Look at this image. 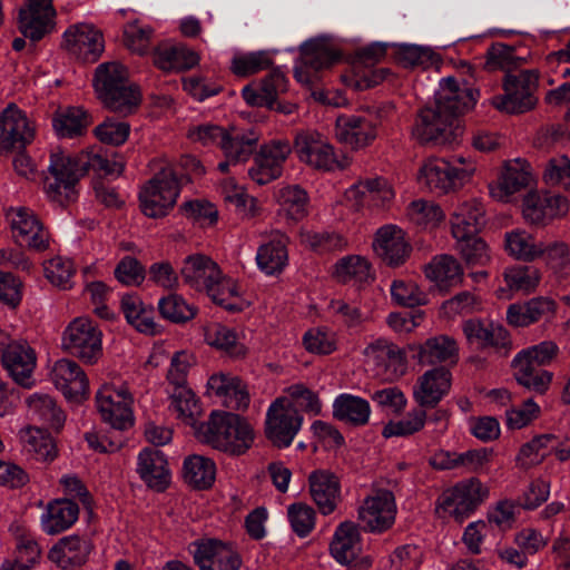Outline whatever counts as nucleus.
<instances>
[{
  "instance_id": "nucleus-1",
  "label": "nucleus",
  "mask_w": 570,
  "mask_h": 570,
  "mask_svg": "<svg viewBox=\"0 0 570 570\" xmlns=\"http://www.w3.org/2000/svg\"><path fill=\"white\" fill-rule=\"evenodd\" d=\"M472 89L460 88L454 77L442 80L434 101L420 109L412 134L422 145L438 146L458 144L464 132L459 116L475 105Z\"/></svg>"
},
{
  "instance_id": "nucleus-25",
  "label": "nucleus",
  "mask_w": 570,
  "mask_h": 570,
  "mask_svg": "<svg viewBox=\"0 0 570 570\" xmlns=\"http://www.w3.org/2000/svg\"><path fill=\"white\" fill-rule=\"evenodd\" d=\"M373 247L382 262L391 267L403 265L412 252L411 244L405 239V233L394 225L377 229Z\"/></svg>"
},
{
  "instance_id": "nucleus-48",
  "label": "nucleus",
  "mask_w": 570,
  "mask_h": 570,
  "mask_svg": "<svg viewBox=\"0 0 570 570\" xmlns=\"http://www.w3.org/2000/svg\"><path fill=\"white\" fill-rule=\"evenodd\" d=\"M278 203L285 216L294 222L307 215L308 196L299 186H287L279 190Z\"/></svg>"
},
{
  "instance_id": "nucleus-24",
  "label": "nucleus",
  "mask_w": 570,
  "mask_h": 570,
  "mask_svg": "<svg viewBox=\"0 0 570 570\" xmlns=\"http://www.w3.org/2000/svg\"><path fill=\"white\" fill-rule=\"evenodd\" d=\"M51 380L69 401L79 403L88 396V377L73 360L57 361L51 370Z\"/></svg>"
},
{
  "instance_id": "nucleus-8",
  "label": "nucleus",
  "mask_w": 570,
  "mask_h": 570,
  "mask_svg": "<svg viewBox=\"0 0 570 570\" xmlns=\"http://www.w3.org/2000/svg\"><path fill=\"white\" fill-rule=\"evenodd\" d=\"M101 332L88 317H76L62 334L61 347L83 363L95 364L102 355Z\"/></svg>"
},
{
  "instance_id": "nucleus-49",
  "label": "nucleus",
  "mask_w": 570,
  "mask_h": 570,
  "mask_svg": "<svg viewBox=\"0 0 570 570\" xmlns=\"http://www.w3.org/2000/svg\"><path fill=\"white\" fill-rule=\"evenodd\" d=\"M158 309L160 315L171 323L181 324L196 316L197 308L188 304L180 295L169 294L159 299Z\"/></svg>"
},
{
  "instance_id": "nucleus-3",
  "label": "nucleus",
  "mask_w": 570,
  "mask_h": 570,
  "mask_svg": "<svg viewBox=\"0 0 570 570\" xmlns=\"http://www.w3.org/2000/svg\"><path fill=\"white\" fill-rule=\"evenodd\" d=\"M94 87L104 107L121 116L134 114L141 102L139 87L130 82L128 69L117 61L97 67Z\"/></svg>"
},
{
  "instance_id": "nucleus-2",
  "label": "nucleus",
  "mask_w": 570,
  "mask_h": 570,
  "mask_svg": "<svg viewBox=\"0 0 570 570\" xmlns=\"http://www.w3.org/2000/svg\"><path fill=\"white\" fill-rule=\"evenodd\" d=\"M199 441L232 456L245 454L253 445L255 432L249 422L235 413L214 411L208 421L196 428Z\"/></svg>"
},
{
  "instance_id": "nucleus-51",
  "label": "nucleus",
  "mask_w": 570,
  "mask_h": 570,
  "mask_svg": "<svg viewBox=\"0 0 570 570\" xmlns=\"http://www.w3.org/2000/svg\"><path fill=\"white\" fill-rule=\"evenodd\" d=\"M407 216L412 223L422 227H436L445 217L442 208L432 202L414 200L407 207Z\"/></svg>"
},
{
  "instance_id": "nucleus-11",
  "label": "nucleus",
  "mask_w": 570,
  "mask_h": 570,
  "mask_svg": "<svg viewBox=\"0 0 570 570\" xmlns=\"http://www.w3.org/2000/svg\"><path fill=\"white\" fill-rule=\"evenodd\" d=\"M303 416L286 397H277L266 414L265 435L278 449L291 445L301 429Z\"/></svg>"
},
{
  "instance_id": "nucleus-26",
  "label": "nucleus",
  "mask_w": 570,
  "mask_h": 570,
  "mask_svg": "<svg viewBox=\"0 0 570 570\" xmlns=\"http://www.w3.org/2000/svg\"><path fill=\"white\" fill-rule=\"evenodd\" d=\"M309 493L318 511L333 513L341 498L340 479L328 470H315L308 476Z\"/></svg>"
},
{
  "instance_id": "nucleus-4",
  "label": "nucleus",
  "mask_w": 570,
  "mask_h": 570,
  "mask_svg": "<svg viewBox=\"0 0 570 570\" xmlns=\"http://www.w3.org/2000/svg\"><path fill=\"white\" fill-rule=\"evenodd\" d=\"M83 151L71 155L62 150L52 151L48 176L43 186L48 197L62 207H67L78 198L77 185L86 176Z\"/></svg>"
},
{
  "instance_id": "nucleus-23",
  "label": "nucleus",
  "mask_w": 570,
  "mask_h": 570,
  "mask_svg": "<svg viewBox=\"0 0 570 570\" xmlns=\"http://www.w3.org/2000/svg\"><path fill=\"white\" fill-rule=\"evenodd\" d=\"M406 350L411 353V358L423 366L455 365L459 361L458 343L448 335L430 337L422 344H409Z\"/></svg>"
},
{
  "instance_id": "nucleus-64",
  "label": "nucleus",
  "mask_w": 570,
  "mask_h": 570,
  "mask_svg": "<svg viewBox=\"0 0 570 570\" xmlns=\"http://www.w3.org/2000/svg\"><path fill=\"white\" fill-rule=\"evenodd\" d=\"M558 353L559 347L553 341H543L534 346L521 351L514 358L528 361L529 366L539 368L551 364Z\"/></svg>"
},
{
  "instance_id": "nucleus-5",
  "label": "nucleus",
  "mask_w": 570,
  "mask_h": 570,
  "mask_svg": "<svg viewBox=\"0 0 570 570\" xmlns=\"http://www.w3.org/2000/svg\"><path fill=\"white\" fill-rule=\"evenodd\" d=\"M539 85L537 70H521L518 73H505L503 80L504 95L493 98L497 109L508 114H524L533 109L538 102L534 92Z\"/></svg>"
},
{
  "instance_id": "nucleus-60",
  "label": "nucleus",
  "mask_w": 570,
  "mask_h": 570,
  "mask_svg": "<svg viewBox=\"0 0 570 570\" xmlns=\"http://www.w3.org/2000/svg\"><path fill=\"white\" fill-rule=\"evenodd\" d=\"M370 263L356 255L342 258L336 265V274L344 283L352 279L358 283L366 282L370 278Z\"/></svg>"
},
{
  "instance_id": "nucleus-13",
  "label": "nucleus",
  "mask_w": 570,
  "mask_h": 570,
  "mask_svg": "<svg viewBox=\"0 0 570 570\" xmlns=\"http://www.w3.org/2000/svg\"><path fill=\"white\" fill-rule=\"evenodd\" d=\"M292 150L293 147L286 139H275L262 145L254 158L255 166L248 170L249 177L258 185L279 178Z\"/></svg>"
},
{
  "instance_id": "nucleus-19",
  "label": "nucleus",
  "mask_w": 570,
  "mask_h": 570,
  "mask_svg": "<svg viewBox=\"0 0 570 570\" xmlns=\"http://www.w3.org/2000/svg\"><path fill=\"white\" fill-rule=\"evenodd\" d=\"M193 558L199 570H238L240 556L228 544L217 539L194 542Z\"/></svg>"
},
{
  "instance_id": "nucleus-45",
  "label": "nucleus",
  "mask_w": 570,
  "mask_h": 570,
  "mask_svg": "<svg viewBox=\"0 0 570 570\" xmlns=\"http://www.w3.org/2000/svg\"><path fill=\"white\" fill-rule=\"evenodd\" d=\"M92 122L91 116L81 107H69L53 118V128L60 137L83 135Z\"/></svg>"
},
{
  "instance_id": "nucleus-59",
  "label": "nucleus",
  "mask_w": 570,
  "mask_h": 570,
  "mask_svg": "<svg viewBox=\"0 0 570 570\" xmlns=\"http://www.w3.org/2000/svg\"><path fill=\"white\" fill-rule=\"evenodd\" d=\"M543 180L551 187L570 189V159L566 155H559L547 161Z\"/></svg>"
},
{
  "instance_id": "nucleus-10",
  "label": "nucleus",
  "mask_w": 570,
  "mask_h": 570,
  "mask_svg": "<svg viewBox=\"0 0 570 570\" xmlns=\"http://www.w3.org/2000/svg\"><path fill=\"white\" fill-rule=\"evenodd\" d=\"M471 174L444 158H430L420 168L417 180L431 193L444 195L462 188Z\"/></svg>"
},
{
  "instance_id": "nucleus-30",
  "label": "nucleus",
  "mask_w": 570,
  "mask_h": 570,
  "mask_svg": "<svg viewBox=\"0 0 570 570\" xmlns=\"http://www.w3.org/2000/svg\"><path fill=\"white\" fill-rule=\"evenodd\" d=\"M484 208L478 199L460 203L451 214V230L455 239L478 235L484 220Z\"/></svg>"
},
{
  "instance_id": "nucleus-50",
  "label": "nucleus",
  "mask_w": 570,
  "mask_h": 570,
  "mask_svg": "<svg viewBox=\"0 0 570 570\" xmlns=\"http://www.w3.org/2000/svg\"><path fill=\"white\" fill-rule=\"evenodd\" d=\"M350 191L358 198L361 204L384 203L393 197L392 189L383 178H373L360 181L354 185Z\"/></svg>"
},
{
  "instance_id": "nucleus-16",
  "label": "nucleus",
  "mask_w": 570,
  "mask_h": 570,
  "mask_svg": "<svg viewBox=\"0 0 570 570\" xmlns=\"http://www.w3.org/2000/svg\"><path fill=\"white\" fill-rule=\"evenodd\" d=\"M569 212L567 197L552 193H529L522 204V214L527 223L547 226L552 220L564 217Z\"/></svg>"
},
{
  "instance_id": "nucleus-40",
  "label": "nucleus",
  "mask_w": 570,
  "mask_h": 570,
  "mask_svg": "<svg viewBox=\"0 0 570 570\" xmlns=\"http://www.w3.org/2000/svg\"><path fill=\"white\" fill-rule=\"evenodd\" d=\"M425 276L440 288L455 285L462 281L463 269L455 257L443 254L435 256L425 267Z\"/></svg>"
},
{
  "instance_id": "nucleus-27",
  "label": "nucleus",
  "mask_w": 570,
  "mask_h": 570,
  "mask_svg": "<svg viewBox=\"0 0 570 570\" xmlns=\"http://www.w3.org/2000/svg\"><path fill=\"white\" fill-rule=\"evenodd\" d=\"M91 550L89 540L79 535H68L59 539L49 550L48 559L62 570L76 569L87 562Z\"/></svg>"
},
{
  "instance_id": "nucleus-14",
  "label": "nucleus",
  "mask_w": 570,
  "mask_h": 570,
  "mask_svg": "<svg viewBox=\"0 0 570 570\" xmlns=\"http://www.w3.org/2000/svg\"><path fill=\"white\" fill-rule=\"evenodd\" d=\"M380 120L376 114L342 116L336 119L335 135L352 149L370 146L377 137Z\"/></svg>"
},
{
  "instance_id": "nucleus-58",
  "label": "nucleus",
  "mask_w": 570,
  "mask_h": 570,
  "mask_svg": "<svg viewBox=\"0 0 570 570\" xmlns=\"http://www.w3.org/2000/svg\"><path fill=\"white\" fill-rule=\"evenodd\" d=\"M435 53L429 49L419 46L402 45L396 51V61L403 68H429L434 63Z\"/></svg>"
},
{
  "instance_id": "nucleus-22",
  "label": "nucleus",
  "mask_w": 570,
  "mask_h": 570,
  "mask_svg": "<svg viewBox=\"0 0 570 570\" xmlns=\"http://www.w3.org/2000/svg\"><path fill=\"white\" fill-rule=\"evenodd\" d=\"M1 362L16 383L23 387L33 384L32 373L36 367L35 350L23 341L9 343L1 352Z\"/></svg>"
},
{
  "instance_id": "nucleus-6",
  "label": "nucleus",
  "mask_w": 570,
  "mask_h": 570,
  "mask_svg": "<svg viewBox=\"0 0 570 570\" xmlns=\"http://www.w3.org/2000/svg\"><path fill=\"white\" fill-rule=\"evenodd\" d=\"M180 185L173 168H163L139 193L142 213L151 218L166 216L176 204Z\"/></svg>"
},
{
  "instance_id": "nucleus-53",
  "label": "nucleus",
  "mask_w": 570,
  "mask_h": 570,
  "mask_svg": "<svg viewBox=\"0 0 570 570\" xmlns=\"http://www.w3.org/2000/svg\"><path fill=\"white\" fill-rule=\"evenodd\" d=\"M522 61V58L515 56L513 47L495 43L488 50L484 68L489 71L500 69L507 73H512V69L517 68Z\"/></svg>"
},
{
  "instance_id": "nucleus-46",
  "label": "nucleus",
  "mask_w": 570,
  "mask_h": 570,
  "mask_svg": "<svg viewBox=\"0 0 570 570\" xmlns=\"http://www.w3.org/2000/svg\"><path fill=\"white\" fill-rule=\"evenodd\" d=\"M20 438L26 450L36 455V460L46 462L57 456L56 444L47 430L28 426L21 431Z\"/></svg>"
},
{
  "instance_id": "nucleus-56",
  "label": "nucleus",
  "mask_w": 570,
  "mask_h": 570,
  "mask_svg": "<svg viewBox=\"0 0 570 570\" xmlns=\"http://www.w3.org/2000/svg\"><path fill=\"white\" fill-rule=\"evenodd\" d=\"M214 303L223 306L227 311H240L239 305L232 301L237 297V287L232 278L224 277L222 273L219 278L212 282L205 289Z\"/></svg>"
},
{
  "instance_id": "nucleus-21",
  "label": "nucleus",
  "mask_w": 570,
  "mask_h": 570,
  "mask_svg": "<svg viewBox=\"0 0 570 570\" xmlns=\"http://www.w3.org/2000/svg\"><path fill=\"white\" fill-rule=\"evenodd\" d=\"M56 10L52 0H28L19 10V30L31 41H39L55 27Z\"/></svg>"
},
{
  "instance_id": "nucleus-17",
  "label": "nucleus",
  "mask_w": 570,
  "mask_h": 570,
  "mask_svg": "<svg viewBox=\"0 0 570 570\" xmlns=\"http://www.w3.org/2000/svg\"><path fill=\"white\" fill-rule=\"evenodd\" d=\"M8 217L12 236L19 246L36 252H43L49 247V233L32 210L26 207L11 209Z\"/></svg>"
},
{
  "instance_id": "nucleus-35",
  "label": "nucleus",
  "mask_w": 570,
  "mask_h": 570,
  "mask_svg": "<svg viewBox=\"0 0 570 570\" xmlns=\"http://www.w3.org/2000/svg\"><path fill=\"white\" fill-rule=\"evenodd\" d=\"M153 61L164 71H184L195 67L199 61V56L183 46L163 45L154 50Z\"/></svg>"
},
{
  "instance_id": "nucleus-29",
  "label": "nucleus",
  "mask_w": 570,
  "mask_h": 570,
  "mask_svg": "<svg viewBox=\"0 0 570 570\" xmlns=\"http://www.w3.org/2000/svg\"><path fill=\"white\" fill-rule=\"evenodd\" d=\"M451 372L445 366L434 367L419 377L414 392L416 402L423 407H434L451 389Z\"/></svg>"
},
{
  "instance_id": "nucleus-18",
  "label": "nucleus",
  "mask_w": 570,
  "mask_h": 570,
  "mask_svg": "<svg viewBox=\"0 0 570 570\" xmlns=\"http://www.w3.org/2000/svg\"><path fill=\"white\" fill-rule=\"evenodd\" d=\"M35 138L27 116L9 104L0 114V151L23 150Z\"/></svg>"
},
{
  "instance_id": "nucleus-31",
  "label": "nucleus",
  "mask_w": 570,
  "mask_h": 570,
  "mask_svg": "<svg viewBox=\"0 0 570 570\" xmlns=\"http://www.w3.org/2000/svg\"><path fill=\"white\" fill-rule=\"evenodd\" d=\"M219 266L208 256L190 255L184 261L180 276L190 288L202 292L219 278Z\"/></svg>"
},
{
  "instance_id": "nucleus-44",
  "label": "nucleus",
  "mask_w": 570,
  "mask_h": 570,
  "mask_svg": "<svg viewBox=\"0 0 570 570\" xmlns=\"http://www.w3.org/2000/svg\"><path fill=\"white\" fill-rule=\"evenodd\" d=\"M557 441L554 434H541L522 444L515 458L517 466L529 470L541 464L550 455V443Z\"/></svg>"
},
{
  "instance_id": "nucleus-54",
  "label": "nucleus",
  "mask_w": 570,
  "mask_h": 570,
  "mask_svg": "<svg viewBox=\"0 0 570 570\" xmlns=\"http://www.w3.org/2000/svg\"><path fill=\"white\" fill-rule=\"evenodd\" d=\"M170 399L171 406L178 413V416L184 419L186 423L195 425L196 416L200 410L194 392L186 385H180L174 387Z\"/></svg>"
},
{
  "instance_id": "nucleus-36",
  "label": "nucleus",
  "mask_w": 570,
  "mask_h": 570,
  "mask_svg": "<svg viewBox=\"0 0 570 570\" xmlns=\"http://www.w3.org/2000/svg\"><path fill=\"white\" fill-rule=\"evenodd\" d=\"M258 136L255 131H240L232 127L220 145L225 158L234 165L247 161L257 148Z\"/></svg>"
},
{
  "instance_id": "nucleus-39",
  "label": "nucleus",
  "mask_w": 570,
  "mask_h": 570,
  "mask_svg": "<svg viewBox=\"0 0 570 570\" xmlns=\"http://www.w3.org/2000/svg\"><path fill=\"white\" fill-rule=\"evenodd\" d=\"M184 480L196 490H207L215 481V462L203 455H189L184 461Z\"/></svg>"
},
{
  "instance_id": "nucleus-33",
  "label": "nucleus",
  "mask_w": 570,
  "mask_h": 570,
  "mask_svg": "<svg viewBox=\"0 0 570 570\" xmlns=\"http://www.w3.org/2000/svg\"><path fill=\"white\" fill-rule=\"evenodd\" d=\"M556 303L546 297H537L523 304H512L507 312L508 323L515 327H524L554 314Z\"/></svg>"
},
{
  "instance_id": "nucleus-57",
  "label": "nucleus",
  "mask_w": 570,
  "mask_h": 570,
  "mask_svg": "<svg viewBox=\"0 0 570 570\" xmlns=\"http://www.w3.org/2000/svg\"><path fill=\"white\" fill-rule=\"evenodd\" d=\"M299 238L303 245L318 253L341 249L345 246L343 237L336 233L302 230Z\"/></svg>"
},
{
  "instance_id": "nucleus-43",
  "label": "nucleus",
  "mask_w": 570,
  "mask_h": 570,
  "mask_svg": "<svg viewBox=\"0 0 570 570\" xmlns=\"http://www.w3.org/2000/svg\"><path fill=\"white\" fill-rule=\"evenodd\" d=\"M286 238L278 235L267 244L262 245L256 255V261L262 271L268 275L281 273L287 264L288 255Z\"/></svg>"
},
{
  "instance_id": "nucleus-34",
  "label": "nucleus",
  "mask_w": 570,
  "mask_h": 570,
  "mask_svg": "<svg viewBox=\"0 0 570 570\" xmlns=\"http://www.w3.org/2000/svg\"><path fill=\"white\" fill-rule=\"evenodd\" d=\"M29 412L33 420L46 429L60 432L66 422V414L57 401L48 394H33L27 400Z\"/></svg>"
},
{
  "instance_id": "nucleus-38",
  "label": "nucleus",
  "mask_w": 570,
  "mask_h": 570,
  "mask_svg": "<svg viewBox=\"0 0 570 570\" xmlns=\"http://www.w3.org/2000/svg\"><path fill=\"white\" fill-rule=\"evenodd\" d=\"M370 403L351 394H341L333 403V416L353 426H363L370 419Z\"/></svg>"
},
{
  "instance_id": "nucleus-52",
  "label": "nucleus",
  "mask_w": 570,
  "mask_h": 570,
  "mask_svg": "<svg viewBox=\"0 0 570 570\" xmlns=\"http://www.w3.org/2000/svg\"><path fill=\"white\" fill-rule=\"evenodd\" d=\"M539 244L534 243L532 235L524 230H515L507 233L505 248L508 252L517 257L527 262H532L538 258Z\"/></svg>"
},
{
  "instance_id": "nucleus-37",
  "label": "nucleus",
  "mask_w": 570,
  "mask_h": 570,
  "mask_svg": "<svg viewBox=\"0 0 570 570\" xmlns=\"http://www.w3.org/2000/svg\"><path fill=\"white\" fill-rule=\"evenodd\" d=\"M79 507L70 499H57L48 504L43 528L49 534L69 529L78 519Z\"/></svg>"
},
{
  "instance_id": "nucleus-62",
  "label": "nucleus",
  "mask_w": 570,
  "mask_h": 570,
  "mask_svg": "<svg viewBox=\"0 0 570 570\" xmlns=\"http://www.w3.org/2000/svg\"><path fill=\"white\" fill-rule=\"evenodd\" d=\"M508 285L517 291L530 292L539 283L540 273L531 265H517L509 268L505 274Z\"/></svg>"
},
{
  "instance_id": "nucleus-9",
  "label": "nucleus",
  "mask_w": 570,
  "mask_h": 570,
  "mask_svg": "<svg viewBox=\"0 0 570 570\" xmlns=\"http://www.w3.org/2000/svg\"><path fill=\"white\" fill-rule=\"evenodd\" d=\"M293 148L302 163L317 170H343L351 164L347 156H342L340 159L334 153L333 146L316 131L297 132Z\"/></svg>"
},
{
  "instance_id": "nucleus-12",
  "label": "nucleus",
  "mask_w": 570,
  "mask_h": 570,
  "mask_svg": "<svg viewBox=\"0 0 570 570\" xmlns=\"http://www.w3.org/2000/svg\"><path fill=\"white\" fill-rule=\"evenodd\" d=\"M396 504L392 491L379 489L358 509V520L365 531L382 533L395 522Z\"/></svg>"
},
{
  "instance_id": "nucleus-28",
  "label": "nucleus",
  "mask_w": 570,
  "mask_h": 570,
  "mask_svg": "<svg viewBox=\"0 0 570 570\" xmlns=\"http://www.w3.org/2000/svg\"><path fill=\"white\" fill-rule=\"evenodd\" d=\"M137 472L153 490L163 492L169 484L170 473L165 454L157 449H144L138 455Z\"/></svg>"
},
{
  "instance_id": "nucleus-41",
  "label": "nucleus",
  "mask_w": 570,
  "mask_h": 570,
  "mask_svg": "<svg viewBox=\"0 0 570 570\" xmlns=\"http://www.w3.org/2000/svg\"><path fill=\"white\" fill-rule=\"evenodd\" d=\"M204 337L208 345L224 351L230 357L242 358L247 353L244 344L238 342L235 331L219 323L206 325Z\"/></svg>"
},
{
  "instance_id": "nucleus-7",
  "label": "nucleus",
  "mask_w": 570,
  "mask_h": 570,
  "mask_svg": "<svg viewBox=\"0 0 570 570\" xmlns=\"http://www.w3.org/2000/svg\"><path fill=\"white\" fill-rule=\"evenodd\" d=\"M489 491L480 480L472 478L443 491L439 497L435 512L440 517L453 518L462 523L488 497Z\"/></svg>"
},
{
  "instance_id": "nucleus-15",
  "label": "nucleus",
  "mask_w": 570,
  "mask_h": 570,
  "mask_svg": "<svg viewBox=\"0 0 570 570\" xmlns=\"http://www.w3.org/2000/svg\"><path fill=\"white\" fill-rule=\"evenodd\" d=\"M101 419L116 430H126L132 425V397L126 389L104 385L96 395Z\"/></svg>"
},
{
  "instance_id": "nucleus-61",
  "label": "nucleus",
  "mask_w": 570,
  "mask_h": 570,
  "mask_svg": "<svg viewBox=\"0 0 570 570\" xmlns=\"http://www.w3.org/2000/svg\"><path fill=\"white\" fill-rule=\"evenodd\" d=\"M287 514L293 531L301 538L308 535L315 527V510L306 503L291 504Z\"/></svg>"
},
{
  "instance_id": "nucleus-47",
  "label": "nucleus",
  "mask_w": 570,
  "mask_h": 570,
  "mask_svg": "<svg viewBox=\"0 0 570 570\" xmlns=\"http://www.w3.org/2000/svg\"><path fill=\"white\" fill-rule=\"evenodd\" d=\"M301 61L305 67L314 71L332 66L340 56L320 39L308 40L299 48Z\"/></svg>"
},
{
  "instance_id": "nucleus-20",
  "label": "nucleus",
  "mask_w": 570,
  "mask_h": 570,
  "mask_svg": "<svg viewBox=\"0 0 570 570\" xmlns=\"http://www.w3.org/2000/svg\"><path fill=\"white\" fill-rule=\"evenodd\" d=\"M63 38L68 52L82 62H96L105 49L102 33L87 23L70 27Z\"/></svg>"
},
{
  "instance_id": "nucleus-63",
  "label": "nucleus",
  "mask_w": 570,
  "mask_h": 570,
  "mask_svg": "<svg viewBox=\"0 0 570 570\" xmlns=\"http://www.w3.org/2000/svg\"><path fill=\"white\" fill-rule=\"evenodd\" d=\"M391 295L396 304L405 307L425 305L428 296L415 283L394 281L391 286Z\"/></svg>"
},
{
  "instance_id": "nucleus-42",
  "label": "nucleus",
  "mask_w": 570,
  "mask_h": 570,
  "mask_svg": "<svg viewBox=\"0 0 570 570\" xmlns=\"http://www.w3.org/2000/svg\"><path fill=\"white\" fill-rule=\"evenodd\" d=\"M511 366L514 370L513 376L521 386L541 395L549 390L553 377L552 372L529 366L528 361L520 358H513Z\"/></svg>"
},
{
  "instance_id": "nucleus-55",
  "label": "nucleus",
  "mask_w": 570,
  "mask_h": 570,
  "mask_svg": "<svg viewBox=\"0 0 570 570\" xmlns=\"http://www.w3.org/2000/svg\"><path fill=\"white\" fill-rule=\"evenodd\" d=\"M461 257L469 266H483L490 261V249L478 235L456 239Z\"/></svg>"
},
{
  "instance_id": "nucleus-32",
  "label": "nucleus",
  "mask_w": 570,
  "mask_h": 570,
  "mask_svg": "<svg viewBox=\"0 0 570 570\" xmlns=\"http://www.w3.org/2000/svg\"><path fill=\"white\" fill-rule=\"evenodd\" d=\"M330 551L341 564H352L361 551L358 524L352 521L342 522L335 530Z\"/></svg>"
}]
</instances>
